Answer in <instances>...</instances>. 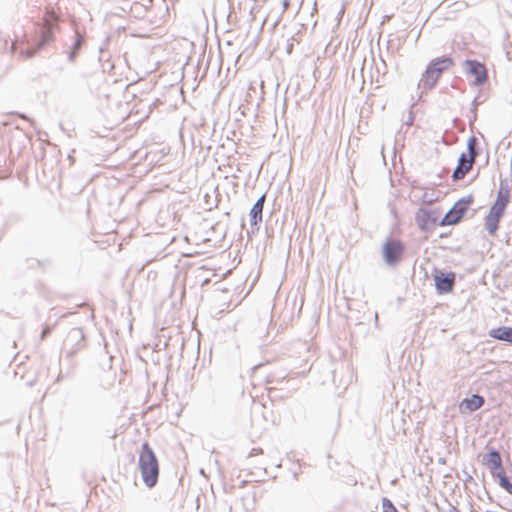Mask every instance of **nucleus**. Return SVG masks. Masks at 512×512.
<instances>
[{"mask_svg":"<svg viewBox=\"0 0 512 512\" xmlns=\"http://www.w3.org/2000/svg\"><path fill=\"white\" fill-rule=\"evenodd\" d=\"M452 65L453 60L448 56H443L430 61L418 82V89L421 93L434 88L443 72L448 70Z\"/></svg>","mask_w":512,"mask_h":512,"instance_id":"f257e3e1","label":"nucleus"},{"mask_svg":"<svg viewBox=\"0 0 512 512\" xmlns=\"http://www.w3.org/2000/svg\"><path fill=\"white\" fill-rule=\"evenodd\" d=\"M139 469L145 485L152 488L156 485L159 475L158 460L148 443H143L139 453Z\"/></svg>","mask_w":512,"mask_h":512,"instance_id":"f03ea898","label":"nucleus"},{"mask_svg":"<svg viewBox=\"0 0 512 512\" xmlns=\"http://www.w3.org/2000/svg\"><path fill=\"white\" fill-rule=\"evenodd\" d=\"M57 17L54 12H48L44 18V26L41 28V40L37 48H28L25 51H21V54L25 55V58H31L35 55L36 50L43 47L53 38V30L56 27Z\"/></svg>","mask_w":512,"mask_h":512,"instance_id":"7ed1b4c3","label":"nucleus"},{"mask_svg":"<svg viewBox=\"0 0 512 512\" xmlns=\"http://www.w3.org/2000/svg\"><path fill=\"white\" fill-rule=\"evenodd\" d=\"M463 70L467 76L474 78V85L480 86L487 80V69L485 65L477 60H465L462 64Z\"/></svg>","mask_w":512,"mask_h":512,"instance_id":"20e7f679","label":"nucleus"},{"mask_svg":"<svg viewBox=\"0 0 512 512\" xmlns=\"http://www.w3.org/2000/svg\"><path fill=\"white\" fill-rule=\"evenodd\" d=\"M472 203V199L462 198L457 201L454 206L446 213L441 221V225H453L456 224L467 212L469 205Z\"/></svg>","mask_w":512,"mask_h":512,"instance_id":"39448f33","label":"nucleus"},{"mask_svg":"<svg viewBox=\"0 0 512 512\" xmlns=\"http://www.w3.org/2000/svg\"><path fill=\"white\" fill-rule=\"evenodd\" d=\"M415 220L422 231H430L436 226L438 218L433 211L420 208L415 215Z\"/></svg>","mask_w":512,"mask_h":512,"instance_id":"423d86ee","label":"nucleus"},{"mask_svg":"<svg viewBox=\"0 0 512 512\" xmlns=\"http://www.w3.org/2000/svg\"><path fill=\"white\" fill-rule=\"evenodd\" d=\"M435 286L438 293H448L451 292L455 282V274L437 272L434 276Z\"/></svg>","mask_w":512,"mask_h":512,"instance_id":"0eeeda50","label":"nucleus"},{"mask_svg":"<svg viewBox=\"0 0 512 512\" xmlns=\"http://www.w3.org/2000/svg\"><path fill=\"white\" fill-rule=\"evenodd\" d=\"M403 252V246L399 241L388 240L383 246V254L386 263L393 264Z\"/></svg>","mask_w":512,"mask_h":512,"instance_id":"6e6552de","label":"nucleus"},{"mask_svg":"<svg viewBox=\"0 0 512 512\" xmlns=\"http://www.w3.org/2000/svg\"><path fill=\"white\" fill-rule=\"evenodd\" d=\"M73 342L77 343V347H76V349L73 348L71 350H68L67 353L69 355L74 354L77 349H80L81 347L84 346V334H83L82 329L73 328L69 331V333L64 341L65 348H67Z\"/></svg>","mask_w":512,"mask_h":512,"instance_id":"1a4fd4ad","label":"nucleus"},{"mask_svg":"<svg viewBox=\"0 0 512 512\" xmlns=\"http://www.w3.org/2000/svg\"><path fill=\"white\" fill-rule=\"evenodd\" d=\"M265 202V194H263L253 205L250 210V224L251 226H256L259 222L262 221V211Z\"/></svg>","mask_w":512,"mask_h":512,"instance_id":"9d476101","label":"nucleus"},{"mask_svg":"<svg viewBox=\"0 0 512 512\" xmlns=\"http://www.w3.org/2000/svg\"><path fill=\"white\" fill-rule=\"evenodd\" d=\"M489 336L494 339L505 341V342L512 344V328L511 327L501 326V327L493 328L489 331Z\"/></svg>","mask_w":512,"mask_h":512,"instance_id":"9b49d317","label":"nucleus"},{"mask_svg":"<svg viewBox=\"0 0 512 512\" xmlns=\"http://www.w3.org/2000/svg\"><path fill=\"white\" fill-rule=\"evenodd\" d=\"M486 465L491 470L492 474L502 470V460L499 452L491 451L486 456Z\"/></svg>","mask_w":512,"mask_h":512,"instance_id":"f8f14e48","label":"nucleus"},{"mask_svg":"<svg viewBox=\"0 0 512 512\" xmlns=\"http://www.w3.org/2000/svg\"><path fill=\"white\" fill-rule=\"evenodd\" d=\"M484 404V398L479 395H473L471 398H465L461 402V406L470 412L476 411Z\"/></svg>","mask_w":512,"mask_h":512,"instance_id":"ddd939ff","label":"nucleus"},{"mask_svg":"<svg viewBox=\"0 0 512 512\" xmlns=\"http://www.w3.org/2000/svg\"><path fill=\"white\" fill-rule=\"evenodd\" d=\"M471 160H467L466 165H458L456 169L453 171L452 177L454 180H460L464 178V176L468 173V171L472 168Z\"/></svg>","mask_w":512,"mask_h":512,"instance_id":"4468645a","label":"nucleus"},{"mask_svg":"<svg viewBox=\"0 0 512 512\" xmlns=\"http://www.w3.org/2000/svg\"><path fill=\"white\" fill-rule=\"evenodd\" d=\"M500 219L488 214L485 218V228L489 232L490 235H494L498 230V224Z\"/></svg>","mask_w":512,"mask_h":512,"instance_id":"2eb2a0df","label":"nucleus"},{"mask_svg":"<svg viewBox=\"0 0 512 512\" xmlns=\"http://www.w3.org/2000/svg\"><path fill=\"white\" fill-rule=\"evenodd\" d=\"M493 476L498 477L499 485L508 493L512 494V483L509 481L503 470L493 473Z\"/></svg>","mask_w":512,"mask_h":512,"instance_id":"dca6fc26","label":"nucleus"},{"mask_svg":"<svg viewBox=\"0 0 512 512\" xmlns=\"http://www.w3.org/2000/svg\"><path fill=\"white\" fill-rule=\"evenodd\" d=\"M476 143H477V139L474 136L470 137L468 140V143H467V148H468V153H469L468 160H471V164H473V162L477 156Z\"/></svg>","mask_w":512,"mask_h":512,"instance_id":"f3484780","label":"nucleus"},{"mask_svg":"<svg viewBox=\"0 0 512 512\" xmlns=\"http://www.w3.org/2000/svg\"><path fill=\"white\" fill-rule=\"evenodd\" d=\"M494 204L505 209L508 204V194H504L502 191H499Z\"/></svg>","mask_w":512,"mask_h":512,"instance_id":"a211bd4d","label":"nucleus"},{"mask_svg":"<svg viewBox=\"0 0 512 512\" xmlns=\"http://www.w3.org/2000/svg\"><path fill=\"white\" fill-rule=\"evenodd\" d=\"M81 44H82V38L77 34V38L73 44V50L68 56L70 61H73L75 59V57L77 55V51L80 49Z\"/></svg>","mask_w":512,"mask_h":512,"instance_id":"6ab92c4d","label":"nucleus"},{"mask_svg":"<svg viewBox=\"0 0 512 512\" xmlns=\"http://www.w3.org/2000/svg\"><path fill=\"white\" fill-rule=\"evenodd\" d=\"M504 210H505L504 208H502L496 204H493V206L490 208V211L488 214L500 219L504 214Z\"/></svg>","mask_w":512,"mask_h":512,"instance_id":"aec40b11","label":"nucleus"},{"mask_svg":"<svg viewBox=\"0 0 512 512\" xmlns=\"http://www.w3.org/2000/svg\"><path fill=\"white\" fill-rule=\"evenodd\" d=\"M382 508H383V512H398L396 507L387 498L382 499Z\"/></svg>","mask_w":512,"mask_h":512,"instance_id":"412c9836","label":"nucleus"},{"mask_svg":"<svg viewBox=\"0 0 512 512\" xmlns=\"http://www.w3.org/2000/svg\"><path fill=\"white\" fill-rule=\"evenodd\" d=\"M467 160H468V158L466 157V154L462 153L460 158H459L458 165H466L467 164Z\"/></svg>","mask_w":512,"mask_h":512,"instance_id":"4be33fe9","label":"nucleus"},{"mask_svg":"<svg viewBox=\"0 0 512 512\" xmlns=\"http://www.w3.org/2000/svg\"><path fill=\"white\" fill-rule=\"evenodd\" d=\"M290 1L289 0H283V9L286 10L289 6Z\"/></svg>","mask_w":512,"mask_h":512,"instance_id":"5701e85b","label":"nucleus"},{"mask_svg":"<svg viewBox=\"0 0 512 512\" xmlns=\"http://www.w3.org/2000/svg\"><path fill=\"white\" fill-rule=\"evenodd\" d=\"M50 332V329L47 327L43 330L41 337L44 338L48 333Z\"/></svg>","mask_w":512,"mask_h":512,"instance_id":"b1692460","label":"nucleus"},{"mask_svg":"<svg viewBox=\"0 0 512 512\" xmlns=\"http://www.w3.org/2000/svg\"><path fill=\"white\" fill-rule=\"evenodd\" d=\"M449 512H460L455 506H450Z\"/></svg>","mask_w":512,"mask_h":512,"instance_id":"393cba45","label":"nucleus"},{"mask_svg":"<svg viewBox=\"0 0 512 512\" xmlns=\"http://www.w3.org/2000/svg\"><path fill=\"white\" fill-rule=\"evenodd\" d=\"M412 122H413V116H412V113H410V116H409V119H408V121H407V124H408V125H411V124H412Z\"/></svg>","mask_w":512,"mask_h":512,"instance_id":"a878e982","label":"nucleus"},{"mask_svg":"<svg viewBox=\"0 0 512 512\" xmlns=\"http://www.w3.org/2000/svg\"><path fill=\"white\" fill-rule=\"evenodd\" d=\"M20 117L23 119H27V117L25 115H20Z\"/></svg>","mask_w":512,"mask_h":512,"instance_id":"bb28decb","label":"nucleus"}]
</instances>
